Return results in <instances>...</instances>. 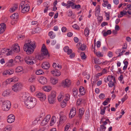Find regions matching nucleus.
Wrapping results in <instances>:
<instances>
[{
  "instance_id": "nucleus-1",
  "label": "nucleus",
  "mask_w": 131,
  "mask_h": 131,
  "mask_svg": "<svg viewBox=\"0 0 131 131\" xmlns=\"http://www.w3.org/2000/svg\"><path fill=\"white\" fill-rule=\"evenodd\" d=\"M22 97L25 100L24 103L25 106L28 108L30 109L33 108L36 104L37 101L36 99L33 97H27L25 95H24Z\"/></svg>"
},
{
  "instance_id": "nucleus-2",
  "label": "nucleus",
  "mask_w": 131,
  "mask_h": 131,
  "mask_svg": "<svg viewBox=\"0 0 131 131\" xmlns=\"http://www.w3.org/2000/svg\"><path fill=\"white\" fill-rule=\"evenodd\" d=\"M36 47L35 42H32L30 40H29L27 43L24 44L23 49L24 51L26 52V53L29 55L32 53Z\"/></svg>"
},
{
  "instance_id": "nucleus-3",
  "label": "nucleus",
  "mask_w": 131,
  "mask_h": 131,
  "mask_svg": "<svg viewBox=\"0 0 131 131\" xmlns=\"http://www.w3.org/2000/svg\"><path fill=\"white\" fill-rule=\"evenodd\" d=\"M45 45L43 44L41 49V53L38 57V59L41 60L44 58L47 59L49 58L50 55Z\"/></svg>"
},
{
  "instance_id": "nucleus-4",
  "label": "nucleus",
  "mask_w": 131,
  "mask_h": 131,
  "mask_svg": "<svg viewBox=\"0 0 131 131\" xmlns=\"http://www.w3.org/2000/svg\"><path fill=\"white\" fill-rule=\"evenodd\" d=\"M2 108L4 111H8L11 107V103L9 101H2Z\"/></svg>"
},
{
  "instance_id": "nucleus-5",
  "label": "nucleus",
  "mask_w": 131,
  "mask_h": 131,
  "mask_svg": "<svg viewBox=\"0 0 131 131\" xmlns=\"http://www.w3.org/2000/svg\"><path fill=\"white\" fill-rule=\"evenodd\" d=\"M56 94L55 91H53L48 96V100L50 104H53L55 102Z\"/></svg>"
},
{
  "instance_id": "nucleus-6",
  "label": "nucleus",
  "mask_w": 131,
  "mask_h": 131,
  "mask_svg": "<svg viewBox=\"0 0 131 131\" xmlns=\"http://www.w3.org/2000/svg\"><path fill=\"white\" fill-rule=\"evenodd\" d=\"M22 87V84L20 83H17L14 84L12 87V90L14 92H18L20 91Z\"/></svg>"
},
{
  "instance_id": "nucleus-7",
  "label": "nucleus",
  "mask_w": 131,
  "mask_h": 131,
  "mask_svg": "<svg viewBox=\"0 0 131 131\" xmlns=\"http://www.w3.org/2000/svg\"><path fill=\"white\" fill-rule=\"evenodd\" d=\"M25 60L26 63L28 64L32 65L36 63L35 59L32 57H26Z\"/></svg>"
},
{
  "instance_id": "nucleus-8",
  "label": "nucleus",
  "mask_w": 131,
  "mask_h": 131,
  "mask_svg": "<svg viewBox=\"0 0 131 131\" xmlns=\"http://www.w3.org/2000/svg\"><path fill=\"white\" fill-rule=\"evenodd\" d=\"M18 15L17 13H14L10 16V17L12 19L11 22L12 25L16 23L18 20Z\"/></svg>"
},
{
  "instance_id": "nucleus-9",
  "label": "nucleus",
  "mask_w": 131,
  "mask_h": 131,
  "mask_svg": "<svg viewBox=\"0 0 131 131\" xmlns=\"http://www.w3.org/2000/svg\"><path fill=\"white\" fill-rule=\"evenodd\" d=\"M36 96L40 99L41 101H44L46 98V96L45 94L42 93H39L36 94Z\"/></svg>"
},
{
  "instance_id": "nucleus-10",
  "label": "nucleus",
  "mask_w": 131,
  "mask_h": 131,
  "mask_svg": "<svg viewBox=\"0 0 131 131\" xmlns=\"http://www.w3.org/2000/svg\"><path fill=\"white\" fill-rule=\"evenodd\" d=\"M30 6H29L28 4H26L24 5V6L23 8H21V9L22 13H24L26 12H28L29 10Z\"/></svg>"
},
{
  "instance_id": "nucleus-11",
  "label": "nucleus",
  "mask_w": 131,
  "mask_h": 131,
  "mask_svg": "<svg viewBox=\"0 0 131 131\" xmlns=\"http://www.w3.org/2000/svg\"><path fill=\"white\" fill-rule=\"evenodd\" d=\"M7 119V121L8 123H11L13 122L15 120V117L13 114H10L9 115Z\"/></svg>"
},
{
  "instance_id": "nucleus-12",
  "label": "nucleus",
  "mask_w": 131,
  "mask_h": 131,
  "mask_svg": "<svg viewBox=\"0 0 131 131\" xmlns=\"http://www.w3.org/2000/svg\"><path fill=\"white\" fill-rule=\"evenodd\" d=\"M76 109L75 108H72L71 109L69 114V116L70 118H72L76 114Z\"/></svg>"
},
{
  "instance_id": "nucleus-13",
  "label": "nucleus",
  "mask_w": 131,
  "mask_h": 131,
  "mask_svg": "<svg viewBox=\"0 0 131 131\" xmlns=\"http://www.w3.org/2000/svg\"><path fill=\"white\" fill-rule=\"evenodd\" d=\"M42 68L45 69H48L50 67L49 63L47 62H45L42 63L41 65Z\"/></svg>"
},
{
  "instance_id": "nucleus-14",
  "label": "nucleus",
  "mask_w": 131,
  "mask_h": 131,
  "mask_svg": "<svg viewBox=\"0 0 131 131\" xmlns=\"http://www.w3.org/2000/svg\"><path fill=\"white\" fill-rule=\"evenodd\" d=\"M39 81V82L43 85L46 84L47 82V80L46 78L43 77H40Z\"/></svg>"
},
{
  "instance_id": "nucleus-15",
  "label": "nucleus",
  "mask_w": 131,
  "mask_h": 131,
  "mask_svg": "<svg viewBox=\"0 0 131 131\" xmlns=\"http://www.w3.org/2000/svg\"><path fill=\"white\" fill-rule=\"evenodd\" d=\"M12 49L15 53L18 52L20 51V47L18 44H14Z\"/></svg>"
},
{
  "instance_id": "nucleus-16",
  "label": "nucleus",
  "mask_w": 131,
  "mask_h": 131,
  "mask_svg": "<svg viewBox=\"0 0 131 131\" xmlns=\"http://www.w3.org/2000/svg\"><path fill=\"white\" fill-rule=\"evenodd\" d=\"M6 28V25L4 23H2L0 24V34H2L5 31Z\"/></svg>"
},
{
  "instance_id": "nucleus-17",
  "label": "nucleus",
  "mask_w": 131,
  "mask_h": 131,
  "mask_svg": "<svg viewBox=\"0 0 131 131\" xmlns=\"http://www.w3.org/2000/svg\"><path fill=\"white\" fill-rule=\"evenodd\" d=\"M71 81L68 79H66L65 80L64 82H63L62 86L64 87L69 86L71 84Z\"/></svg>"
},
{
  "instance_id": "nucleus-18",
  "label": "nucleus",
  "mask_w": 131,
  "mask_h": 131,
  "mask_svg": "<svg viewBox=\"0 0 131 131\" xmlns=\"http://www.w3.org/2000/svg\"><path fill=\"white\" fill-rule=\"evenodd\" d=\"M100 7L99 5H97L95 8V15L96 16H98L100 14Z\"/></svg>"
},
{
  "instance_id": "nucleus-19",
  "label": "nucleus",
  "mask_w": 131,
  "mask_h": 131,
  "mask_svg": "<svg viewBox=\"0 0 131 131\" xmlns=\"http://www.w3.org/2000/svg\"><path fill=\"white\" fill-rule=\"evenodd\" d=\"M51 72L54 76H58L60 75V71L56 69L55 70L51 71Z\"/></svg>"
},
{
  "instance_id": "nucleus-20",
  "label": "nucleus",
  "mask_w": 131,
  "mask_h": 131,
  "mask_svg": "<svg viewBox=\"0 0 131 131\" xmlns=\"http://www.w3.org/2000/svg\"><path fill=\"white\" fill-rule=\"evenodd\" d=\"M67 3V5L66 7L67 8H69L71 6L72 8V7H73V6L75 5V4L74 3L70 1H68Z\"/></svg>"
},
{
  "instance_id": "nucleus-21",
  "label": "nucleus",
  "mask_w": 131,
  "mask_h": 131,
  "mask_svg": "<svg viewBox=\"0 0 131 131\" xmlns=\"http://www.w3.org/2000/svg\"><path fill=\"white\" fill-rule=\"evenodd\" d=\"M79 92L81 95H83L85 93V90L83 87L81 86L79 89Z\"/></svg>"
},
{
  "instance_id": "nucleus-22",
  "label": "nucleus",
  "mask_w": 131,
  "mask_h": 131,
  "mask_svg": "<svg viewBox=\"0 0 131 131\" xmlns=\"http://www.w3.org/2000/svg\"><path fill=\"white\" fill-rule=\"evenodd\" d=\"M18 8L17 4H16L14 5V6L12 8H10L9 11L10 12H13L16 10Z\"/></svg>"
},
{
  "instance_id": "nucleus-23",
  "label": "nucleus",
  "mask_w": 131,
  "mask_h": 131,
  "mask_svg": "<svg viewBox=\"0 0 131 131\" xmlns=\"http://www.w3.org/2000/svg\"><path fill=\"white\" fill-rule=\"evenodd\" d=\"M83 108L79 109V114L78 115V117L80 119H81L83 115L84 114V111L82 110Z\"/></svg>"
},
{
  "instance_id": "nucleus-24",
  "label": "nucleus",
  "mask_w": 131,
  "mask_h": 131,
  "mask_svg": "<svg viewBox=\"0 0 131 131\" xmlns=\"http://www.w3.org/2000/svg\"><path fill=\"white\" fill-rule=\"evenodd\" d=\"M106 128V126L100 125V127L97 128V131H105Z\"/></svg>"
},
{
  "instance_id": "nucleus-25",
  "label": "nucleus",
  "mask_w": 131,
  "mask_h": 131,
  "mask_svg": "<svg viewBox=\"0 0 131 131\" xmlns=\"http://www.w3.org/2000/svg\"><path fill=\"white\" fill-rule=\"evenodd\" d=\"M51 89V87L50 86H44L43 88V90L44 91H47V92H49Z\"/></svg>"
},
{
  "instance_id": "nucleus-26",
  "label": "nucleus",
  "mask_w": 131,
  "mask_h": 131,
  "mask_svg": "<svg viewBox=\"0 0 131 131\" xmlns=\"http://www.w3.org/2000/svg\"><path fill=\"white\" fill-rule=\"evenodd\" d=\"M90 30L88 27H86L84 30V32L85 34L86 37L88 36L89 32Z\"/></svg>"
},
{
  "instance_id": "nucleus-27",
  "label": "nucleus",
  "mask_w": 131,
  "mask_h": 131,
  "mask_svg": "<svg viewBox=\"0 0 131 131\" xmlns=\"http://www.w3.org/2000/svg\"><path fill=\"white\" fill-rule=\"evenodd\" d=\"M23 70V68L21 66H18L16 68L15 71L17 72H19Z\"/></svg>"
},
{
  "instance_id": "nucleus-28",
  "label": "nucleus",
  "mask_w": 131,
  "mask_h": 131,
  "mask_svg": "<svg viewBox=\"0 0 131 131\" xmlns=\"http://www.w3.org/2000/svg\"><path fill=\"white\" fill-rule=\"evenodd\" d=\"M50 81L52 84H55L57 83L58 80L56 79L52 78H51Z\"/></svg>"
},
{
  "instance_id": "nucleus-29",
  "label": "nucleus",
  "mask_w": 131,
  "mask_h": 131,
  "mask_svg": "<svg viewBox=\"0 0 131 131\" xmlns=\"http://www.w3.org/2000/svg\"><path fill=\"white\" fill-rule=\"evenodd\" d=\"M48 35L50 36V38L51 39H53L55 38V36L54 34V33L52 31H51L49 32Z\"/></svg>"
},
{
  "instance_id": "nucleus-30",
  "label": "nucleus",
  "mask_w": 131,
  "mask_h": 131,
  "mask_svg": "<svg viewBox=\"0 0 131 131\" xmlns=\"http://www.w3.org/2000/svg\"><path fill=\"white\" fill-rule=\"evenodd\" d=\"M104 119H105L104 118H102L100 122V124L103 123V124L101 125L104 126H105L107 124V122L106 121H103Z\"/></svg>"
},
{
  "instance_id": "nucleus-31",
  "label": "nucleus",
  "mask_w": 131,
  "mask_h": 131,
  "mask_svg": "<svg viewBox=\"0 0 131 131\" xmlns=\"http://www.w3.org/2000/svg\"><path fill=\"white\" fill-rule=\"evenodd\" d=\"M72 91L73 95L74 96L77 95L78 90L76 88H73V89Z\"/></svg>"
},
{
  "instance_id": "nucleus-32",
  "label": "nucleus",
  "mask_w": 131,
  "mask_h": 131,
  "mask_svg": "<svg viewBox=\"0 0 131 131\" xmlns=\"http://www.w3.org/2000/svg\"><path fill=\"white\" fill-rule=\"evenodd\" d=\"M80 55L82 59H85L86 58V56L84 52H81L80 54Z\"/></svg>"
},
{
  "instance_id": "nucleus-33",
  "label": "nucleus",
  "mask_w": 131,
  "mask_h": 131,
  "mask_svg": "<svg viewBox=\"0 0 131 131\" xmlns=\"http://www.w3.org/2000/svg\"><path fill=\"white\" fill-rule=\"evenodd\" d=\"M12 78L8 79L6 80L4 82V83H5L6 84H8L12 82Z\"/></svg>"
},
{
  "instance_id": "nucleus-34",
  "label": "nucleus",
  "mask_w": 131,
  "mask_h": 131,
  "mask_svg": "<svg viewBox=\"0 0 131 131\" xmlns=\"http://www.w3.org/2000/svg\"><path fill=\"white\" fill-rule=\"evenodd\" d=\"M8 91H9L8 90L4 91L2 94L4 96H7L9 94Z\"/></svg>"
},
{
  "instance_id": "nucleus-35",
  "label": "nucleus",
  "mask_w": 131,
  "mask_h": 131,
  "mask_svg": "<svg viewBox=\"0 0 131 131\" xmlns=\"http://www.w3.org/2000/svg\"><path fill=\"white\" fill-rule=\"evenodd\" d=\"M43 73H44V72L41 69H39L36 72V74L38 75L42 74Z\"/></svg>"
},
{
  "instance_id": "nucleus-36",
  "label": "nucleus",
  "mask_w": 131,
  "mask_h": 131,
  "mask_svg": "<svg viewBox=\"0 0 131 131\" xmlns=\"http://www.w3.org/2000/svg\"><path fill=\"white\" fill-rule=\"evenodd\" d=\"M56 118V117L55 116H53L51 118L50 124V125H52L54 123V119Z\"/></svg>"
},
{
  "instance_id": "nucleus-37",
  "label": "nucleus",
  "mask_w": 131,
  "mask_h": 131,
  "mask_svg": "<svg viewBox=\"0 0 131 131\" xmlns=\"http://www.w3.org/2000/svg\"><path fill=\"white\" fill-rule=\"evenodd\" d=\"M66 101L65 100H63L62 102L61 103V106L62 107H64L66 105Z\"/></svg>"
},
{
  "instance_id": "nucleus-38",
  "label": "nucleus",
  "mask_w": 131,
  "mask_h": 131,
  "mask_svg": "<svg viewBox=\"0 0 131 131\" xmlns=\"http://www.w3.org/2000/svg\"><path fill=\"white\" fill-rule=\"evenodd\" d=\"M50 117L51 116L50 115H48L46 116L44 119L46 121L48 122L50 120Z\"/></svg>"
},
{
  "instance_id": "nucleus-39",
  "label": "nucleus",
  "mask_w": 131,
  "mask_h": 131,
  "mask_svg": "<svg viewBox=\"0 0 131 131\" xmlns=\"http://www.w3.org/2000/svg\"><path fill=\"white\" fill-rule=\"evenodd\" d=\"M72 27L75 29L77 30H79L80 28L79 26L77 24H75L72 26Z\"/></svg>"
},
{
  "instance_id": "nucleus-40",
  "label": "nucleus",
  "mask_w": 131,
  "mask_h": 131,
  "mask_svg": "<svg viewBox=\"0 0 131 131\" xmlns=\"http://www.w3.org/2000/svg\"><path fill=\"white\" fill-rule=\"evenodd\" d=\"M35 77L34 76L32 77L29 79L28 81L29 82H32L35 81Z\"/></svg>"
},
{
  "instance_id": "nucleus-41",
  "label": "nucleus",
  "mask_w": 131,
  "mask_h": 131,
  "mask_svg": "<svg viewBox=\"0 0 131 131\" xmlns=\"http://www.w3.org/2000/svg\"><path fill=\"white\" fill-rule=\"evenodd\" d=\"M106 107H104L103 109L101 110L100 114L102 115H103L105 114Z\"/></svg>"
},
{
  "instance_id": "nucleus-42",
  "label": "nucleus",
  "mask_w": 131,
  "mask_h": 131,
  "mask_svg": "<svg viewBox=\"0 0 131 131\" xmlns=\"http://www.w3.org/2000/svg\"><path fill=\"white\" fill-rule=\"evenodd\" d=\"M24 37L25 36L22 35H19L17 36L18 39L20 40L23 39Z\"/></svg>"
},
{
  "instance_id": "nucleus-43",
  "label": "nucleus",
  "mask_w": 131,
  "mask_h": 131,
  "mask_svg": "<svg viewBox=\"0 0 131 131\" xmlns=\"http://www.w3.org/2000/svg\"><path fill=\"white\" fill-rule=\"evenodd\" d=\"M96 55L98 57H102L103 56V54H102L100 51H98L96 52Z\"/></svg>"
},
{
  "instance_id": "nucleus-44",
  "label": "nucleus",
  "mask_w": 131,
  "mask_h": 131,
  "mask_svg": "<svg viewBox=\"0 0 131 131\" xmlns=\"http://www.w3.org/2000/svg\"><path fill=\"white\" fill-rule=\"evenodd\" d=\"M11 129L10 127L9 126H7L4 128L3 131H10Z\"/></svg>"
},
{
  "instance_id": "nucleus-45",
  "label": "nucleus",
  "mask_w": 131,
  "mask_h": 131,
  "mask_svg": "<svg viewBox=\"0 0 131 131\" xmlns=\"http://www.w3.org/2000/svg\"><path fill=\"white\" fill-rule=\"evenodd\" d=\"M80 48L82 51L84 50L86 48V45L84 44L81 45L80 46Z\"/></svg>"
},
{
  "instance_id": "nucleus-46",
  "label": "nucleus",
  "mask_w": 131,
  "mask_h": 131,
  "mask_svg": "<svg viewBox=\"0 0 131 131\" xmlns=\"http://www.w3.org/2000/svg\"><path fill=\"white\" fill-rule=\"evenodd\" d=\"M47 123L48 122L46 121L44 119L41 123V125L42 126H45L47 124Z\"/></svg>"
},
{
  "instance_id": "nucleus-47",
  "label": "nucleus",
  "mask_w": 131,
  "mask_h": 131,
  "mask_svg": "<svg viewBox=\"0 0 131 131\" xmlns=\"http://www.w3.org/2000/svg\"><path fill=\"white\" fill-rule=\"evenodd\" d=\"M113 76L112 75L110 76L109 75L107 77V81H112L113 79Z\"/></svg>"
},
{
  "instance_id": "nucleus-48",
  "label": "nucleus",
  "mask_w": 131,
  "mask_h": 131,
  "mask_svg": "<svg viewBox=\"0 0 131 131\" xmlns=\"http://www.w3.org/2000/svg\"><path fill=\"white\" fill-rule=\"evenodd\" d=\"M25 4V2L24 1H22L21 2L20 4V5L19 9L23 8L24 6V5Z\"/></svg>"
},
{
  "instance_id": "nucleus-49",
  "label": "nucleus",
  "mask_w": 131,
  "mask_h": 131,
  "mask_svg": "<svg viewBox=\"0 0 131 131\" xmlns=\"http://www.w3.org/2000/svg\"><path fill=\"white\" fill-rule=\"evenodd\" d=\"M30 90L32 92L34 91L35 88V86L33 85H31L30 87Z\"/></svg>"
},
{
  "instance_id": "nucleus-50",
  "label": "nucleus",
  "mask_w": 131,
  "mask_h": 131,
  "mask_svg": "<svg viewBox=\"0 0 131 131\" xmlns=\"http://www.w3.org/2000/svg\"><path fill=\"white\" fill-rule=\"evenodd\" d=\"M81 5H80L78 4L77 5H75L73 6V7H72V9H79Z\"/></svg>"
},
{
  "instance_id": "nucleus-51",
  "label": "nucleus",
  "mask_w": 131,
  "mask_h": 131,
  "mask_svg": "<svg viewBox=\"0 0 131 131\" xmlns=\"http://www.w3.org/2000/svg\"><path fill=\"white\" fill-rule=\"evenodd\" d=\"M108 85L110 87L112 88L113 86H114L115 84L114 83H113V81L110 82L108 84Z\"/></svg>"
},
{
  "instance_id": "nucleus-52",
  "label": "nucleus",
  "mask_w": 131,
  "mask_h": 131,
  "mask_svg": "<svg viewBox=\"0 0 131 131\" xmlns=\"http://www.w3.org/2000/svg\"><path fill=\"white\" fill-rule=\"evenodd\" d=\"M70 125V123H68L65 127L64 129H65V130L67 131L69 129Z\"/></svg>"
},
{
  "instance_id": "nucleus-53",
  "label": "nucleus",
  "mask_w": 131,
  "mask_h": 131,
  "mask_svg": "<svg viewBox=\"0 0 131 131\" xmlns=\"http://www.w3.org/2000/svg\"><path fill=\"white\" fill-rule=\"evenodd\" d=\"M66 119V117L61 116L60 117V119L59 122V123H60V122L61 121H63L64 120Z\"/></svg>"
},
{
  "instance_id": "nucleus-54",
  "label": "nucleus",
  "mask_w": 131,
  "mask_h": 131,
  "mask_svg": "<svg viewBox=\"0 0 131 131\" xmlns=\"http://www.w3.org/2000/svg\"><path fill=\"white\" fill-rule=\"evenodd\" d=\"M15 59H17V61L18 60L21 62L23 61V58L20 56H16L15 58Z\"/></svg>"
},
{
  "instance_id": "nucleus-55",
  "label": "nucleus",
  "mask_w": 131,
  "mask_h": 131,
  "mask_svg": "<svg viewBox=\"0 0 131 131\" xmlns=\"http://www.w3.org/2000/svg\"><path fill=\"white\" fill-rule=\"evenodd\" d=\"M6 50H7L5 48L1 49L0 52V55L3 54V53H5L6 52Z\"/></svg>"
},
{
  "instance_id": "nucleus-56",
  "label": "nucleus",
  "mask_w": 131,
  "mask_h": 131,
  "mask_svg": "<svg viewBox=\"0 0 131 131\" xmlns=\"http://www.w3.org/2000/svg\"><path fill=\"white\" fill-rule=\"evenodd\" d=\"M12 78L13 82H16L18 80V78L16 77H13Z\"/></svg>"
},
{
  "instance_id": "nucleus-57",
  "label": "nucleus",
  "mask_w": 131,
  "mask_h": 131,
  "mask_svg": "<svg viewBox=\"0 0 131 131\" xmlns=\"http://www.w3.org/2000/svg\"><path fill=\"white\" fill-rule=\"evenodd\" d=\"M14 72V70L13 69H9L8 70V74H12Z\"/></svg>"
},
{
  "instance_id": "nucleus-58",
  "label": "nucleus",
  "mask_w": 131,
  "mask_h": 131,
  "mask_svg": "<svg viewBox=\"0 0 131 131\" xmlns=\"http://www.w3.org/2000/svg\"><path fill=\"white\" fill-rule=\"evenodd\" d=\"M8 50V52L6 54V55H7V56H9L11 54H12L13 53L12 51V50H10L9 51V49H8L7 50Z\"/></svg>"
},
{
  "instance_id": "nucleus-59",
  "label": "nucleus",
  "mask_w": 131,
  "mask_h": 131,
  "mask_svg": "<svg viewBox=\"0 0 131 131\" xmlns=\"http://www.w3.org/2000/svg\"><path fill=\"white\" fill-rule=\"evenodd\" d=\"M105 97V95L103 93L101 94L99 96V97L101 99H103Z\"/></svg>"
},
{
  "instance_id": "nucleus-60",
  "label": "nucleus",
  "mask_w": 131,
  "mask_h": 131,
  "mask_svg": "<svg viewBox=\"0 0 131 131\" xmlns=\"http://www.w3.org/2000/svg\"><path fill=\"white\" fill-rule=\"evenodd\" d=\"M66 98L64 100H65L66 101H68L70 99V96L68 94H66Z\"/></svg>"
},
{
  "instance_id": "nucleus-61",
  "label": "nucleus",
  "mask_w": 131,
  "mask_h": 131,
  "mask_svg": "<svg viewBox=\"0 0 131 131\" xmlns=\"http://www.w3.org/2000/svg\"><path fill=\"white\" fill-rule=\"evenodd\" d=\"M102 4V5L104 7H105L107 6V4L108 3V2L107 1H105Z\"/></svg>"
},
{
  "instance_id": "nucleus-62",
  "label": "nucleus",
  "mask_w": 131,
  "mask_h": 131,
  "mask_svg": "<svg viewBox=\"0 0 131 131\" xmlns=\"http://www.w3.org/2000/svg\"><path fill=\"white\" fill-rule=\"evenodd\" d=\"M108 24L107 22H103L101 23V26L103 27L106 25H107Z\"/></svg>"
},
{
  "instance_id": "nucleus-63",
  "label": "nucleus",
  "mask_w": 131,
  "mask_h": 131,
  "mask_svg": "<svg viewBox=\"0 0 131 131\" xmlns=\"http://www.w3.org/2000/svg\"><path fill=\"white\" fill-rule=\"evenodd\" d=\"M82 101L81 99H78L77 101V105L78 106H79L80 104H81V102Z\"/></svg>"
},
{
  "instance_id": "nucleus-64",
  "label": "nucleus",
  "mask_w": 131,
  "mask_h": 131,
  "mask_svg": "<svg viewBox=\"0 0 131 131\" xmlns=\"http://www.w3.org/2000/svg\"><path fill=\"white\" fill-rule=\"evenodd\" d=\"M61 30L62 32H65L67 30V28L66 27H63L61 28Z\"/></svg>"
}]
</instances>
